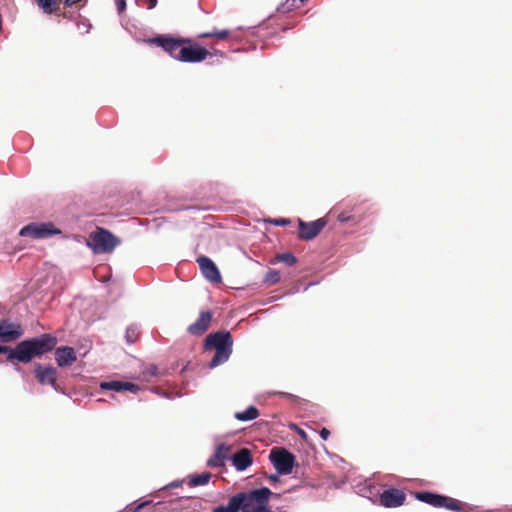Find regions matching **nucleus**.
<instances>
[{
    "label": "nucleus",
    "instance_id": "16",
    "mask_svg": "<svg viewBox=\"0 0 512 512\" xmlns=\"http://www.w3.org/2000/svg\"><path fill=\"white\" fill-rule=\"evenodd\" d=\"M55 359L59 367L72 365L76 360V353L72 347L62 346L55 350Z\"/></svg>",
    "mask_w": 512,
    "mask_h": 512
},
{
    "label": "nucleus",
    "instance_id": "29",
    "mask_svg": "<svg viewBox=\"0 0 512 512\" xmlns=\"http://www.w3.org/2000/svg\"><path fill=\"white\" fill-rule=\"evenodd\" d=\"M115 4L117 7V11L119 14L125 11L126 9V2L125 0H115Z\"/></svg>",
    "mask_w": 512,
    "mask_h": 512
},
{
    "label": "nucleus",
    "instance_id": "20",
    "mask_svg": "<svg viewBox=\"0 0 512 512\" xmlns=\"http://www.w3.org/2000/svg\"><path fill=\"white\" fill-rule=\"evenodd\" d=\"M259 416V410L255 406H249L242 412H236L235 418L239 421L254 420Z\"/></svg>",
    "mask_w": 512,
    "mask_h": 512
},
{
    "label": "nucleus",
    "instance_id": "6",
    "mask_svg": "<svg viewBox=\"0 0 512 512\" xmlns=\"http://www.w3.org/2000/svg\"><path fill=\"white\" fill-rule=\"evenodd\" d=\"M61 231L55 227L51 222L47 223H30L22 227L19 231V236L29 237L31 239H45L53 235L60 234Z\"/></svg>",
    "mask_w": 512,
    "mask_h": 512
},
{
    "label": "nucleus",
    "instance_id": "9",
    "mask_svg": "<svg viewBox=\"0 0 512 512\" xmlns=\"http://www.w3.org/2000/svg\"><path fill=\"white\" fill-rule=\"evenodd\" d=\"M327 225L325 218H319L312 222H305L299 220L298 223V236L301 240L309 241L314 239Z\"/></svg>",
    "mask_w": 512,
    "mask_h": 512
},
{
    "label": "nucleus",
    "instance_id": "12",
    "mask_svg": "<svg viewBox=\"0 0 512 512\" xmlns=\"http://www.w3.org/2000/svg\"><path fill=\"white\" fill-rule=\"evenodd\" d=\"M180 59L182 62H201L206 59L209 55V52L206 48L201 47L198 44L183 46V49L180 50Z\"/></svg>",
    "mask_w": 512,
    "mask_h": 512
},
{
    "label": "nucleus",
    "instance_id": "5",
    "mask_svg": "<svg viewBox=\"0 0 512 512\" xmlns=\"http://www.w3.org/2000/svg\"><path fill=\"white\" fill-rule=\"evenodd\" d=\"M120 243L111 232L105 229H98V231L90 235L89 246L95 253H110Z\"/></svg>",
    "mask_w": 512,
    "mask_h": 512
},
{
    "label": "nucleus",
    "instance_id": "13",
    "mask_svg": "<svg viewBox=\"0 0 512 512\" xmlns=\"http://www.w3.org/2000/svg\"><path fill=\"white\" fill-rule=\"evenodd\" d=\"M406 499L405 493L396 488H389L380 495V504L387 508H395L404 504Z\"/></svg>",
    "mask_w": 512,
    "mask_h": 512
},
{
    "label": "nucleus",
    "instance_id": "30",
    "mask_svg": "<svg viewBox=\"0 0 512 512\" xmlns=\"http://www.w3.org/2000/svg\"><path fill=\"white\" fill-rule=\"evenodd\" d=\"M273 223L278 226H286L290 223V220L285 219V218H279V219L273 220Z\"/></svg>",
    "mask_w": 512,
    "mask_h": 512
},
{
    "label": "nucleus",
    "instance_id": "11",
    "mask_svg": "<svg viewBox=\"0 0 512 512\" xmlns=\"http://www.w3.org/2000/svg\"><path fill=\"white\" fill-rule=\"evenodd\" d=\"M196 262L199 265L202 275L212 283H221L222 277L215 263L207 256L197 257Z\"/></svg>",
    "mask_w": 512,
    "mask_h": 512
},
{
    "label": "nucleus",
    "instance_id": "2",
    "mask_svg": "<svg viewBox=\"0 0 512 512\" xmlns=\"http://www.w3.org/2000/svg\"><path fill=\"white\" fill-rule=\"evenodd\" d=\"M233 339L228 331H219L209 334L205 339L206 349H215V354L209 363L210 368H215L225 363L232 353Z\"/></svg>",
    "mask_w": 512,
    "mask_h": 512
},
{
    "label": "nucleus",
    "instance_id": "25",
    "mask_svg": "<svg viewBox=\"0 0 512 512\" xmlns=\"http://www.w3.org/2000/svg\"><path fill=\"white\" fill-rule=\"evenodd\" d=\"M280 281V273L277 270H269L265 277H264V283L267 285H274Z\"/></svg>",
    "mask_w": 512,
    "mask_h": 512
},
{
    "label": "nucleus",
    "instance_id": "33",
    "mask_svg": "<svg viewBox=\"0 0 512 512\" xmlns=\"http://www.w3.org/2000/svg\"><path fill=\"white\" fill-rule=\"evenodd\" d=\"M81 0H64V3L67 7H72L79 3Z\"/></svg>",
    "mask_w": 512,
    "mask_h": 512
},
{
    "label": "nucleus",
    "instance_id": "27",
    "mask_svg": "<svg viewBox=\"0 0 512 512\" xmlns=\"http://www.w3.org/2000/svg\"><path fill=\"white\" fill-rule=\"evenodd\" d=\"M126 340L129 344L135 343L139 338V331L136 327H129L126 330Z\"/></svg>",
    "mask_w": 512,
    "mask_h": 512
},
{
    "label": "nucleus",
    "instance_id": "3",
    "mask_svg": "<svg viewBox=\"0 0 512 512\" xmlns=\"http://www.w3.org/2000/svg\"><path fill=\"white\" fill-rule=\"evenodd\" d=\"M272 491L267 487H262L249 492H240L232 496L229 500L236 504L237 512H253L258 505L268 504Z\"/></svg>",
    "mask_w": 512,
    "mask_h": 512
},
{
    "label": "nucleus",
    "instance_id": "28",
    "mask_svg": "<svg viewBox=\"0 0 512 512\" xmlns=\"http://www.w3.org/2000/svg\"><path fill=\"white\" fill-rule=\"evenodd\" d=\"M213 512H237L236 506L234 507V503L228 502L227 506H219L216 507Z\"/></svg>",
    "mask_w": 512,
    "mask_h": 512
},
{
    "label": "nucleus",
    "instance_id": "7",
    "mask_svg": "<svg viewBox=\"0 0 512 512\" xmlns=\"http://www.w3.org/2000/svg\"><path fill=\"white\" fill-rule=\"evenodd\" d=\"M152 43L163 48L171 57L176 60L180 59V50L185 44H189L190 39L177 38L172 36H158L151 40Z\"/></svg>",
    "mask_w": 512,
    "mask_h": 512
},
{
    "label": "nucleus",
    "instance_id": "8",
    "mask_svg": "<svg viewBox=\"0 0 512 512\" xmlns=\"http://www.w3.org/2000/svg\"><path fill=\"white\" fill-rule=\"evenodd\" d=\"M269 458L279 474L291 473L295 463L292 453L285 449H272Z\"/></svg>",
    "mask_w": 512,
    "mask_h": 512
},
{
    "label": "nucleus",
    "instance_id": "24",
    "mask_svg": "<svg viewBox=\"0 0 512 512\" xmlns=\"http://www.w3.org/2000/svg\"><path fill=\"white\" fill-rule=\"evenodd\" d=\"M276 262H283L287 264L288 266H292L296 264L297 258L292 253H283L277 255L273 260L272 263Z\"/></svg>",
    "mask_w": 512,
    "mask_h": 512
},
{
    "label": "nucleus",
    "instance_id": "37",
    "mask_svg": "<svg viewBox=\"0 0 512 512\" xmlns=\"http://www.w3.org/2000/svg\"><path fill=\"white\" fill-rule=\"evenodd\" d=\"M277 512H288V511H286V510H282V509H278V511H277Z\"/></svg>",
    "mask_w": 512,
    "mask_h": 512
},
{
    "label": "nucleus",
    "instance_id": "15",
    "mask_svg": "<svg viewBox=\"0 0 512 512\" xmlns=\"http://www.w3.org/2000/svg\"><path fill=\"white\" fill-rule=\"evenodd\" d=\"M212 318L213 315L210 311H201L198 319L193 324L188 326V333L194 336H200L204 334L208 330Z\"/></svg>",
    "mask_w": 512,
    "mask_h": 512
},
{
    "label": "nucleus",
    "instance_id": "34",
    "mask_svg": "<svg viewBox=\"0 0 512 512\" xmlns=\"http://www.w3.org/2000/svg\"><path fill=\"white\" fill-rule=\"evenodd\" d=\"M157 5V0H147V8L153 9Z\"/></svg>",
    "mask_w": 512,
    "mask_h": 512
},
{
    "label": "nucleus",
    "instance_id": "26",
    "mask_svg": "<svg viewBox=\"0 0 512 512\" xmlns=\"http://www.w3.org/2000/svg\"><path fill=\"white\" fill-rule=\"evenodd\" d=\"M337 220L342 222V223L350 222V221H352L354 223H358L360 221V217H356L351 212L343 211V212L338 214Z\"/></svg>",
    "mask_w": 512,
    "mask_h": 512
},
{
    "label": "nucleus",
    "instance_id": "31",
    "mask_svg": "<svg viewBox=\"0 0 512 512\" xmlns=\"http://www.w3.org/2000/svg\"><path fill=\"white\" fill-rule=\"evenodd\" d=\"M253 512H271L267 504L258 505Z\"/></svg>",
    "mask_w": 512,
    "mask_h": 512
},
{
    "label": "nucleus",
    "instance_id": "14",
    "mask_svg": "<svg viewBox=\"0 0 512 512\" xmlns=\"http://www.w3.org/2000/svg\"><path fill=\"white\" fill-rule=\"evenodd\" d=\"M35 378L41 385L49 384L55 389L57 388V370L52 366L43 367L37 364L34 369Z\"/></svg>",
    "mask_w": 512,
    "mask_h": 512
},
{
    "label": "nucleus",
    "instance_id": "18",
    "mask_svg": "<svg viewBox=\"0 0 512 512\" xmlns=\"http://www.w3.org/2000/svg\"><path fill=\"white\" fill-rule=\"evenodd\" d=\"M231 447L226 444H220L217 446L214 455L208 460L207 465L210 467H222L225 464V460L229 457Z\"/></svg>",
    "mask_w": 512,
    "mask_h": 512
},
{
    "label": "nucleus",
    "instance_id": "23",
    "mask_svg": "<svg viewBox=\"0 0 512 512\" xmlns=\"http://www.w3.org/2000/svg\"><path fill=\"white\" fill-rule=\"evenodd\" d=\"M211 473L204 472L202 474H195L190 476L189 485L192 487L206 485L211 479Z\"/></svg>",
    "mask_w": 512,
    "mask_h": 512
},
{
    "label": "nucleus",
    "instance_id": "36",
    "mask_svg": "<svg viewBox=\"0 0 512 512\" xmlns=\"http://www.w3.org/2000/svg\"><path fill=\"white\" fill-rule=\"evenodd\" d=\"M271 480H277V476H272Z\"/></svg>",
    "mask_w": 512,
    "mask_h": 512
},
{
    "label": "nucleus",
    "instance_id": "32",
    "mask_svg": "<svg viewBox=\"0 0 512 512\" xmlns=\"http://www.w3.org/2000/svg\"><path fill=\"white\" fill-rule=\"evenodd\" d=\"M330 435V431L327 428H322L320 431V437L323 440H327Z\"/></svg>",
    "mask_w": 512,
    "mask_h": 512
},
{
    "label": "nucleus",
    "instance_id": "10",
    "mask_svg": "<svg viewBox=\"0 0 512 512\" xmlns=\"http://www.w3.org/2000/svg\"><path fill=\"white\" fill-rule=\"evenodd\" d=\"M24 331L21 324L12 322L7 318L0 320V342L9 343L22 337Z\"/></svg>",
    "mask_w": 512,
    "mask_h": 512
},
{
    "label": "nucleus",
    "instance_id": "22",
    "mask_svg": "<svg viewBox=\"0 0 512 512\" xmlns=\"http://www.w3.org/2000/svg\"><path fill=\"white\" fill-rule=\"evenodd\" d=\"M229 36H230V30H228V29L216 30L215 29V30H212L210 32L200 33L198 35V38L199 39H205V38L214 37V38H217L218 40H225Z\"/></svg>",
    "mask_w": 512,
    "mask_h": 512
},
{
    "label": "nucleus",
    "instance_id": "21",
    "mask_svg": "<svg viewBox=\"0 0 512 512\" xmlns=\"http://www.w3.org/2000/svg\"><path fill=\"white\" fill-rule=\"evenodd\" d=\"M62 0H37L38 5L43 9L44 13L52 14L59 9Z\"/></svg>",
    "mask_w": 512,
    "mask_h": 512
},
{
    "label": "nucleus",
    "instance_id": "4",
    "mask_svg": "<svg viewBox=\"0 0 512 512\" xmlns=\"http://www.w3.org/2000/svg\"><path fill=\"white\" fill-rule=\"evenodd\" d=\"M416 499L436 508H445L451 511L461 512L463 503L459 500L432 492H416Z\"/></svg>",
    "mask_w": 512,
    "mask_h": 512
},
{
    "label": "nucleus",
    "instance_id": "19",
    "mask_svg": "<svg viewBox=\"0 0 512 512\" xmlns=\"http://www.w3.org/2000/svg\"><path fill=\"white\" fill-rule=\"evenodd\" d=\"M100 388L104 390H113V391H130L132 393H137L140 390V387L131 382H121V381H109L102 382L100 384Z\"/></svg>",
    "mask_w": 512,
    "mask_h": 512
},
{
    "label": "nucleus",
    "instance_id": "35",
    "mask_svg": "<svg viewBox=\"0 0 512 512\" xmlns=\"http://www.w3.org/2000/svg\"><path fill=\"white\" fill-rule=\"evenodd\" d=\"M299 435H300L302 438H306V433H305L303 430H299Z\"/></svg>",
    "mask_w": 512,
    "mask_h": 512
},
{
    "label": "nucleus",
    "instance_id": "1",
    "mask_svg": "<svg viewBox=\"0 0 512 512\" xmlns=\"http://www.w3.org/2000/svg\"><path fill=\"white\" fill-rule=\"evenodd\" d=\"M57 343L56 336L44 333L38 337L22 340L15 347L0 345V353L7 355L6 360L8 362L27 364L34 358H40L42 355L53 351Z\"/></svg>",
    "mask_w": 512,
    "mask_h": 512
},
{
    "label": "nucleus",
    "instance_id": "17",
    "mask_svg": "<svg viewBox=\"0 0 512 512\" xmlns=\"http://www.w3.org/2000/svg\"><path fill=\"white\" fill-rule=\"evenodd\" d=\"M232 463L238 471H244L253 463L251 451L241 448L232 456Z\"/></svg>",
    "mask_w": 512,
    "mask_h": 512
}]
</instances>
